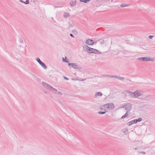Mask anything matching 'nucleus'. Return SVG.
Returning <instances> with one entry per match:
<instances>
[{
  "label": "nucleus",
  "instance_id": "obj_1",
  "mask_svg": "<svg viewBox=\"0 0 155 155\" xmlns=\"http://www.w3.org/2000/svg\"><path fill=\"white\" fill-rule=\"evenodd\" d=\"M137 60L143 62L153 61L154 59L153 58H150L147 57H142L138 58Z\"/></svg>",
  "mask_w": 155,
  "mask_h": 155
},
{
  "label": "nucleus",
  "instance_id": "obj_2",
  "mask_svg": "<svg viewBox=\"0 0 155 155\" xmlns=\"http://www.w3.org/2000/svg\"><path fill=\"white\" fill-rule=\"evenodd\" d=\"M143 94V92L140 90H137L133 92L132 97L137 98L138 97L142 95Z\"/></svg>",
  "mask_w": 155,
  "mask_h": 155
},
{
  "label": "nucleus",
  "instance_id": "obj_3",
  "mask_svg": "<svg viewBox=\"0 0 155 155\" xmlns=\"http://www.w3.org/2000/svg\"><path fill=\"white\" fill-rule=\"evenodd\" d=\"M88 53H94L97 54H101V52L97 50L94 49L89 47L88 48Z\"/></svg>",
  "mask_w": 155,
  "mask_h": 155
},
{
  "label": "nucleus",
  "instance_id": "obj_4",
  "mask_svg": "<svg viewBox=\"0 0 155 155\" xmlns=\"http://www.w3.org/2000/svg\"><path fill=\"white\" fill-rule=\"evenodd\" d=\"M123 107L125 108L126 110H127V112H129L132 109V105L130 103H127L125 104Z\"/></svg>",
  "mask_w": 155,
  "mask_h": 155
},
{
  "label": "nucleus",
  "instance_id": "obj_5",
  "mask_svg": "<svg viewBox=\"0 0 155 155\" xmlns=\"http://www.w3.org/2000/svg\"><path fill=\"white\" fill-rule=\"evenodd\" d=\"M104 107L109 110H112L114 108V105L113 103L106 104L104 105Z\"/></svg>",
  "mask_w": 155,
  "mask_h": 155
},
{
  "label": "nucleus",
  "instance_id": "obj_6",
  "mask_svg": "<svg viewBox=\"0 0 155 155\" xmlns=\"http://www.w3.org/2000/svg\"><path fill=\"white\" fill-rule=\"evenodd\" d=\"M94 43V41L93 40L90 39L87 40L85 42L86 44L87 45H93Z\"/></svg>",
  "mask_w": 155,
  "mask_h": 155
},
{
  "label": "nucleus",
  "instance_id": "obj_7",
  "mask_svg": "<svg viewBox=\"0 0 155 155\" xmlns=\"http://www.w3.org/2000/svg\"><path fill=\"white\" fill-rule=\"evenodd\" d=\"M43 86L46 88L50 90L51 88H52V86L49 84H48V83L45 82H43L42 83Z\"/></svg>",
  "mask_w": 155,
  "mask_h": 155
},
{
  "label": "nucleus",
  "instance_id": "obj_8",
  "mask_svg": "<svg viewBox=\"0 0 155 155\" xmlns=\"http://www.w3.org/2000/svg\"><path fill=\"white\" fill-rule=\"evenodd\" d=\"M72 67L75 69H80L81 68L80 66L77 64L75 63H72Z\"/></svg>",
  "mask_w": 155,
  "mask_h": 155
},
{
  "label": "nucleus",
  "instance_id": "obj_9",
  "mask_svg": "<svg viewBox=\"0 0 155 155\" xmlns=\"http://www.w3.org/2000/svg\"><path fill=\"white\" fill-rule=\"evenodd\" d=\"M89 47L87 45H84L83 46V49L84 51L88 53V50Z\"/></svg>",
  "mask_w": 155,
  "mask_h": 155
},
{
  "label": "nucleus",
  "instance_id": "obj_10",
  "mask_svg": "<svg viewBox=\"0 0 155 155\" xmlns=\"http://www.w3.org/2000/svg\"><path fill=\"white\" fill-rule=\"evenodd\" d=\"M76 0H74V1H72L70 3V5L71 6H74L76 5Z\"/></svg>",
  "mask_w": 155,
  "mask_h": 155
},
{
  "label": "nucleus",
  "instance_id": "obj_11",
  "mask_svg": "<svg viewBox=\"0 0 155 155\" xmlns=\"http://www.w3.org/2000/svg\"><path fill=\"white\" fill-rule=\"evenodd\" d=\"M70 16L69 14L67 12H65L64 13L63 17L64 18H67Z\"/></svg>",
  "mask_w": 155,
  "mask_h": 155
},
{
  "label": "nucleus",
  "instance_id": "obj_12",
  "mask_svg": "<svg viewBox=\"0 0 155 155\" xmlns=\"http://www.w3.org/2000/svg\"><path fill=\"white\" fill-rule=\"evenodd\" d=\"M40 64L45 69H46L47 68V66L45 65L44 63L42 62Z\"/></svg>",
  "mask_w": 155,
  "mask_h": 155
},
{
  "label": "nucleus",
  "instance_id": "obj_13",
  "mask_svg": "<svg viewBox=\"0 0 155 155\" xmlns=\"http://www.w3.org/2000/svg\"><path fill=\"white\" fill-rule=\"evenodd\" d=\"M98 41L101 45H102L104 43V40L102 39H101L98 40Z\"/></svg>",
  "mask_w": 155,
  "mask_h": 155
},
{
  "label": "nucleus",
  "instance_id": "obj_14",
  "mask_svg": "<svg viewBox=\"0 0 155 155\" xmlns=\"http://www.w3.org/2000/svg\"><path fill=\"white\" fill-rule=\"evenodd\" d=\"M102 95V94L100 92H98L96 93L95 95V97H97V96H101Z\"/></svg>",
  "mask_w": 155,
  "mask_h": 155
},
{
  "label": "nucleus",
  "instance_id": "obj_15",
  "mask_svg": "<svg viewBox=\"0 0 155 155\" xmlns=\"http://www.w3.org/2000/svg\"><path fill=\"white\" fill-rule=\"evenodd\" d=\"M129 114V112H126V114L123 116H122L121 118L122 119L123 118H124L126 117Z\"/></svg>",
  "mask_w": 155,
  "mask_h": 155
},
{
  "label": "nucleus",
  "instance_id": "obj_16",
  "mask_svg": "<svg viewBox=\"0 0 155 155\" xmlns=\"http://www.w3.org/2000/svg\"><path fill=\"white\" fill-rule=\"evenodd\" d=\"M125 92L127 93H128L130 94L131 96V97H132L133 96V92H132L129 91H128V90H126L125 91Z\"/></svg>",
  "mask_w": 155,
  "mask_h": 155
},
{
  "label": "nucleus",
  "instance_id": "obj_17",
  "mask_svg": "<svg viewBox=\"0 0 155 155\" xmlns=\"http://www.w3.org/2000/svg\"><path fill=\"white\" fill-rule=\"evenodd\" d=\"M81 2H84V3H87L89 2L90 0H79Z\"/></svg>",
  "mask_w": 155,
  "mask_h": 155
},
{
  "label": "nucleus",
  "instance_id": "obj_18",
  "mask_svg": "<svg viewBox=\"0 0 155 155\" xmlns=\"http://www.w3.org/2000/svg\"><path fill=\"white\" fill-rule=\"evenodd\" d=\"M50 90L51 91H53V92H54L55 93H56V94L57 92V90L56 89H55V88H53L52 87V88H51V89H50Z\"/></svg>",
  "mask_w": 155,
  "mask_h": 155
},
{
  "label": "nucleus",
  "instance_id": "obj_19",
  "mask_svg": "<svg viewBox=\"0 0 155 155\" xmlns=\"http://www.w3.org/2000/svg\"><path fill=\"white\" fill-rule=\"evenodd\" d=\"M136 120L137 123L138 122H140L142 120V119L141 118H139L138 119H136Z\"/></svg>",
  "mask_w": 155,
  "mask_h": 155
},
{
  "label": "nucleus",
  "instance_id": "obj_20",
  "mask_svg": "<svg viewBox=\"0 0 155 155\" xmlns=\"http://www.w3.org/2000/svg\"><path fill=\"white\" fill-rule=\"evenodd\" d=\"M106 111H104V112H103V111H99L98 112V113L99 114H105L106 113Z\"/></svg>",
  "mask_w": 155,
  "mask_h": 155
},
{
  "label": "nucleus",
  "instance_id": "obj_21",
  "mask_svg": "<svg viewBox=\"0 0 155 155\" xmlns=\"http://www.w3.org/2000/svg\"><path fill=\"white\" fill-rule=\"evenodd\" d=\"M129 5L128 4L125 5L124 4H121L120 6L121 7H124L126 6H128Z\"/></svg>",
  "mask_w": 155,
  "mask_h": 155
},
{
  "label": "nucleus",
  "instance_id": "obj_22",
  "mask_svg": "<svg viewBox=\"0 0 155 155\" xmlns=\"http://www.w3.org/2000/svg\"><path fill=\"white\" fill-rule=\"evenodd\" d=\"M36 60L39 64L42 62L40 59L38 58H37Z\"/></svg>",
  "mask_w": 155,
  "mask_h": 155
},
{
  "label": "nucleus",
  "instance_id": "obj_23",
  "mask_svg": "<svg viewBox=\"0 0 155 155\" xmlns=\"http://www.w3.org/2000/svg\"><path fill=\"white\" fill-rule=\"evenodd\" d=\"M72 31L73 33L75 34H77L78 33V32L76 29H74L72 30Z\"/></svg>",
  "mask_w": 155,
  "mask_h": 155
},
{
  "label": "nucleus",
  "instance_id": "obj_24",
  "mask_svg": "<svg viewBox=\"0 0 155 155\" xmlns=\"http://www.w3.org/2000/svg\"><path fill=\"white\" fill-rule=\"evenodd\" d=\"M127 125L128 126H130L133 124L132 123H131V121L128 122L127 124Z\"/></svg>",
  "mask_w": 155,
  "mask_h": 155
},
{
  "label": "nucleus",
  "instance_id": "obj_25",
  "mask_svg": "<svg viewBox=\"0 0 155 155\" xmlns=\"http://www.w3.org/2000/svg\"><path fill=\"white\" fill-rule=\"evenodd\" d=\"M19 42H20V43H21V44H22L23 43V39L21 38H20L19 39Z\"/></svg>",
  "mask_w": 155,
  "mask_h": 155
},
{
  "label": "nucleus",
  "instance_id": "obj_26",
  "mask_svg": "<svg viewBox=\"0 0 155 155\" xmlns=\"http://www.w3.org/2000/svg\"><path fill=\"white\" fill-rule=\"evenodd\" d=\"M131 123H132L133 124L137 123L136 119L131 120Z\"/></svg>",
  "mask_w": 155,
  "mask_h": 155
},
{
  "label": "nucleus",
  "instance_id": "obj_27",
  "mask_svg": "<svg viewBox=\"0 0 155 155\" xmlns=\"http://www.w3.org/2000/svg\"><path fill=\"white\" fill-rule=\"evenodd\" d=\"M118 79L120 80L121 81H123L124 79V78L123 77H120L118 76Z\"/></svg>",
  "mask_w": 155,
  "mask_h": 155
},
{
  "label": "nucleus",
  "instance_id": "obj_28",
  "mask_svg": "<svg viewBox=\"0 0 155 155\" xmlns=\"http://www.w3.org/2000/svg\"><path fill=\"white\" fill-rule=\"evenodd\" d=\"M62 61L63 62H64L66 63H68V61H67L66 59H64V58H62Z\"/></svg>",
  "mask_w": 155,
  "mask_h": 155
},
{
  "label": "nucleus",
  "instance_id": "obj_29",
  "mask_svg": "<svg viewBox=\"0 0 155 155\" xmlns=\"http://www.w3.org/2000/svg\"><path fill=\"white\" fill-rule=\"evenodd\" d=\"M24 3L25 4H28L29 3V0H26L25 2H24Z\"/></svg>",
  "mask_w": 155,
  "mask_h": 155
},
{
  "label": "nucleus",
  "instance_id": "obj_30",
  "mask_svg": "<svg viewBox=\"0 0 155 155\" xmlns=\"http://www.w3.org/2000/svg\"><path fill=\"white\" fill-rule=\"evenodd\" d=\"M109 78H115V76H112L110 75H107V76Z\"/></svg>",
  "mask_w": 155,
  "mask_h": 155
},
{
  "label": "nucleus",
  "instance_id": "obj_31",
  "mask_svg": "<svg viewBox=\"0 0 155 155\" xmlns=\"http://www.w3.org/2000/svg\"><path fill=\"white\" fill-rule=\"evenodd\" d=\"M154 37V36L150 35L148 37L150 39H152Z\"/></svg>",
  "mask_w": 155,
  "mask_h": 155
},
{
  "label": "nucleus",
  "instance_id": "obj_32",
  "mask_svg": "<svg viewBox=\"0 0 155 155\" xmlns=\"http://www.w3.org/2000/svg\"><path fill=\"white\" fill-rule=\"evenodd\" d=\"M73 23L72 24H69V28H72L73 27Z\"/></svg>",
  "mask_w": 155,
  "mask_h": 155
},
{
  "label": "nucleus",
  "instance_id": "obj_33",
  "mask_svg": "<svg viewBox=\"0 0 155 155\" xmlns=\"http://www.w3.org/2000/svg\"><path fill=\"white\" fill-rule=\"evenodd\" d=\"M56 94H59L60 95H62V93H61V92H60V91H57V92L56 93Z\"/></svg>",
  "mask_w": 155,
  "mask_h": 155
},
{
  "label": "nucleus",
  "instance_id": "obj_34",
  "mask_svg": "<svg viewBox=\"0 0 155 155\" xmlns=\"http://www.w3.org/2000/svg\"><path fill=\"white\" fill-rule=\"evenodd\" d=\"M138 153L139 154L142 153L143 154H145V152H139Z\"/></svg>",
  "mask_w": 155,
  "mask_h": 155
},
{
  "label": "nucleus",
  "instance_id": "obj_35",
  "mask_svg": "<svg viewBox=\"0 0 155 155\" xmlns=\"http://www.w3.org/2000/svg\"><path fill=\"white\" fill-rule=\"evenodd\" d=\"M70 36L72 38H74V36L73 35V34H70Z\"/></svg>",
  "mask_w": 155,
  "mask_h": 155
},
{
  "label": "nucleus",
  "instance_id": "obj_36",
  "mask_svg": "<svg viewBox=\"0 0 155 155\" xmlns=\"http://www.w3.org/2000/svg\"><path fill=\"white\" fill-rule=\"evenodd\" d=\"M64 78L66 80H68L69 79L66 77H64Z\"/></svg>",
  "mask_w": 155,
  "mask_h": 155
},
{
  "label": "nucleus",
  "instance_id": "obj_37",
  "mask_svg": "<svg viewBox=\"0 0 155 155\" xmlns=\"http://www.w3.org/2000/svg\"><path fill=\"white\" fill-rule=\"evenodd\" d=\"M19 1L22 3H24V2L22 0H19Z\"/></svg>",
  "mask_w": 155,
  "mask_h": 155
},
{
  "label": "nucleus",
  "instance_id": "obj_38",
  "mask_svg": "<svg viewBox=\"0 0 155 155\" xmlns=\"http://www.w3.org/2000/svg\"><path fill=\"white\" fill-rule=\"evenodd\" d=\"M72 63H68V66H70V65H71V66H72Z\"/></svg>",
  "mask_w": 155,
  "mask_h": 155
},
{
  "label": "nucleus",
  "instance_id": "obj_39",
  "mask_svg": "<svg viewBox=\"0 0 155 155\" xmlns=\"http://www.w3.org/2000/svg\"><path fill=\"white\" fill-rule=\"evenodd\" d=\"M36 80L37 81H40V79L38 78H36Z\"/></svg>",
  "mask_w": 155,
  "mask_h": 155
},
{
  "label": "nucleus",
  "instance_id": "obj_40",
  "mask_svg": "<svg viewBox=\"0 0 155 155\" xmlns=\"http://www.w3.org/2000/svg\"><path fill=\"white\" fill-rule=\"evenodd\" d=\"M126 80H127V81H131V80H130L128 78H127L126 79Z\"/></svg>",
  "mask_w": 155,
  "mask_h": 155
},
{
  "label": "nucleus",
  "instance_id": "obj_41",
  "mask_svg": "<svg viewBox=\"0 0 155 155\" xmlns=\"http://www.w3.org/2000/svg\"><path fill=\"white\" fill-rule=\"evenodd\" d=\"M118 76H115V78H117V79H118Z\"/></svg>",
  "mask_w": 155,
  "mask_h": 155
},
{
  "label": "nucleus",
  "instance_id": "obj_42",
  "mask_svg": "<svg viewBox=\"0 0 155 155\" xmlns=\"http://www.w3.org/2000/svg\"><path fill=\"white\" fill-rule=\"evenodd\" d=\"M137 149H138V148H137V147H136V148H134V149H135V150H137Z\"/></svg>",
  "mask_w": 155,
  "mask_h": 155
},
{
  "label": "nucleus",
  "instance_id": "obj_43",
  "mask_svg": "<svg viewBox=\"0 0 155 155\" xmlns=\"http://www.w3.org/2000/svg\"><path fill=\"white\" fill-rule=\"evenodd\" d=\"M108 75H104V77H107V76ZM107 77H108L107 76Z\"/></svg>",
  "mask_w": 155,
  "mask_h": 155
},
{
  "label": "nucleus",
  "instance_id": "obj_44",
  "mask_svg": "<svg viewBox=\"0 0 155 155\" xmlns=\"http://www.w3.org/2000/svg\"><path fill=\"white\" fill-rule=\"evenodd\" d=\"M149 96H146V98H147V97H148Z\"/></svg>",
  "mask_w": 155,
  "mask_h": 155
}]
</instances>
